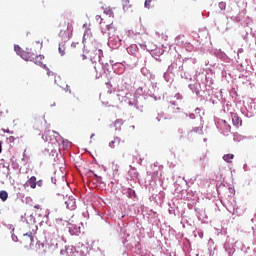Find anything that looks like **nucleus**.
Returning <instances> with one entry per match:
<instances>
[{
    "label": "nucleus",
    "mask_w": 256,
    "mask_h": 256,
    "mask_svg": "<svg viewBox=\"0 0 256 256\" xmlns=\"http://www.w3.org/2000/svg\"><path fill=\"white\" fill-rule=\"evenodd\" d=\"M35 243V236H33V233L29 232L24 234L20 239V244L24 249H31L33 247V244Z\"/></svg>",
    "instance_id": "nucleus-1"
},
{
    "label": "nucleus",
    "mask_w": 256,
    "mask_h": 256,
    "mask_svg": "<svg viewBox=\"0 0 256 256\" xmlns=\"http://www.w3.org/2000/svg\"><path fill=\"white\" fill-rule=\"evenodd\" d=\"M55 133L56 135H59V133H57L56 131H52L50 132V130L48 132L45 133V141H47L48 143H50V145H57V138H55Z\"/></svg>",
    "instance_id": "nucleus-2"
},
{
    "label": "nucleus",
    "mask_w": 256,
    "mask_h": 256,
    "mask_svg": "<svg viewBox=\"0 0 256 256\" xmlns=\"http://www.w3.org/2000/svg\"><path fill=\"white\" fill-rule=\"evenodd\" d=\"M21 57L24 59V61H33V59H35V53L29 49H26L21 53Z\"/></svg>",
    "instance_id": "nucleus-3"
},
{
    "label": "nucleus",
    "mask_w": 256,
    "mask_h": 256,
    "mask_svg": "<svg viewBox=\"0 0 256 256\" xmlns=\"http://www.w3.org/2000/svg\"><path fill=\"white\" fill-rule=\"evenodd\" d=\"M67 209H70V211H75L77 208V203L75 201V198L73 196H70L67 201L65 202Z\"/></svg>",
    "instance_id": "nucleus-4"
},
{
    "label": "nucleus",
    "mask_w": 256,
    "mask_h": 256,
    "mask_svg": "<svg viewBox=\"0 0 256 256\" xmlns=\"http://www.w3.org/2000/svg\"><path fill=\"white\" fill-rule=\"evenodd\" d=\"M103 105L111 107L110 103H113V94L109 93L106 96L100 97Z\"/></svg>",
    "instance_id": "nucleus-5"
},
{
    "label": "nucleus",
    "mask_w": 256,
    "mask_h": 256,
    "mask_svg": "<svg viewBox=\"0 0 256 256\" xmlns=\"http://www.w3.org/2000/svg\"><path fill=\"white\" fill-rule=\"evenodd\" d=\"M44 59H45V56L35 54L32 62L35 63V65L42 66Z\"/></svg>",
    "instance_id": "nucleus-6"
},
{
    "label": "nucleus",
    "mask_w": 256,
    "mask_h": 256,
    "mask_svg": "<svg viewBox=\"0 0 256 256\" xmlns=\"http://www.w3.org/2000/svg\"><path fill=\"white\" fill-rule=\"evenodd\" d=\"M26 184H27L29 187H31V189H36V188H37V177H35V176L30 177V178L27 180Z\"/></svg>",
    "instance_id": "nucleus-7"
},
{
    "label": "nucleus",
    "mask_w": 256,
    "mask_h": 256,
    "mask_svg": "<svg viewBox=\"0 0 256 256\" xmlns=\"http://www.w3.org/2000/svg\"><path fill=\"white\" fill-rule=\"evenodd\" d=\"M120 144H121V138L115 137V138L109 143V147H111V149H115V147H119Z\"/></svg>",
    "instance_id": "nucleus-8"
},
{
    "label": "nucleus",
    "mask_w": 256,
    "mask_h": 256,
    "mask_svg": "<svg viewBox=\"0 0 256 256\" xmlns=\"http://www.w3.org/2000/svg\"><path fill=\"white\" fill-rule=\"evenodd\" d=\"M232 123L236 127H239V125H241V118H239L237 114L232 115Z\"/></svg>",
    "instance_id": "nucleus-9"
},
{
    "label": "nucleus",
    "mask_w": 256,
    "mask_h": 256,
    "mask_svg": "<svg viewBox=\"0 0 256 256\" xmlns=\"http://www.w3.org/2000/svg\"><path fill=\"white\" fill-rule=\"evenodd\" d=\"M235 155L233 154H226L223 156V160L226 162V163H233V161H231L232 159H234Z\"/></svg>",
    "instance_id": "nucleus-10"
},
{
    "label": "nucleus",
    "mask_w": 256,
    "mask_h": 256,
    "mask_svg": "<svg viewBox=\"0 0 256 256\" xmlns=\"http://www.w3.org/2000/svg\"><path fill=\"white\" fill-rule=\"evenodd\" d=\"M9 197V193H7V191H0V199L1 201H5L6 199H8Z\"/></svg>",
    "instance_id": "nucleus-11"
},
{
    "label": "nucleus",
    "mask_w": 256,
    "mask_h": 256,
    "mask_svg": "<svg viewBox=\"0 0 256 256\" xmlns=\"http://www.w3.org/2000/svg\"><path fill=\"white\" fill-rule=\"evenodd\" d=\"M65 44H60L59 45V48H58V51H59V53H60V55H65Z\"/></svg>",
    "instance_id": "nucleus-12"
},
{
    "label": "nucleus",
    "mask_w": 256,
    "mask_h": 256,
    "mask_svg": "<svg viewBox=\"0 0 256 256\" xmlns=\"http://www.w3.org/2000/svg\"><path fill=\"white\" fill-rule=\"evenodd\" d=\"M62 145L64 149H69V147H71V142L69 140H63Z\"/></svg>",
    "instance_id": "nucleus-13"
},
{
    "label": "nucleus",
    "mask_w": 256,
    "mask_h": 256,
    "mask_svg": "<svg viewBox=\"0 0 256 256\" xmlns=\"http://www.w3.org/2000/svg\"><path fill=\"white\" fill-rule=\"evenodd\" d=\"M14 51L17 53V55H20L21 57V53H23V50L20 48L19 45H14Z\"/></svg>",
    "instance_id": "nucleus-14"
},
{
    "label": "nucleus",
    "mask_w": 256,
    "mask_h": 256,
    "mask_svg": "<svg viewBox=\"0 0 256 256\" xmlns=\"http://www.w3.org/2000/svg\"><path fill=\"white\" fill-rule=\"evenodd\" d=\"M181 39H185V36L184 35H180L176 38V42H177V45H183V41H181Z\"/></svg>",
    "instance_id": "nucleus-15"
},
{
    "label": "nucleus",
    "mask_w": 256,
    "mask_h": 256,
    "mask_svg": "<svg viewBox=\"0 0 256 256\" xmlns=\"http://www.w3.org/2000/svg\"><path fill=\"white\" fill-rule=\"evenodd\" d=\"M5 113H6V114L9 113V110H7V108L0 107V117H1L2 115H5Z\"/></svg>",
    "instance_id": "nucleus-16"
},
{
    "label": "nucleus",
    "mask_w": 256,
    "mask_h": 256,
    "mask_svg": "<svg viewBox=\"0 0 256 256\" xmlns=\"http://www.w3.org/2000/svg\"><path fill=\"white\" fill-rule=\"evenodd\" d=\"M69 251H75V248H74V247L67 248V249H66V252H67V255H68V256H75V252H73L72 255H69Z\"/></svg>",
    "instance_id": "nucleus-17"
},
{
    "label": "nucleus",
    "mask_w": 256,
    "mask_h": 256,
    "mask_svg": "<svg viewBox=\"0 0 256 256\" xmlns=\"http://www.w3.org/2000/svg\"><path fill=\"white\" fill-rule=\"evenodd\" d=\"M12 241H14V243H19V238L17 237V235L12 234Z\"/></svg>",
    "instance_id": "nucleus-18"
},
{
    "label": "nucleus",
    "mask_w": 256,
    "mask_h": 256,
    "mask_svg": "<svg viewBox=\"0 0 256 256\" xmlns=\"http://www.w3.org/2000/svg\"><path fill=\"white\" fill-rule=\"evenodd\" d=\"M226 5H227V4H225V2H220V3H219V7H220V9H222V10L225 9Z\"/></svg>",
    "instance_id": "nucleus-19"
},
{
    "label": "nucleus",
    "mask_w": 256,
    "mask_h": 256,
    "mask_svg": "<svg viewBox=\"0 0 256 256\" xmlns=\"http://www.w3.org/2000/svg\"><path fill=\"white\" fill-rule=\"evenodd\" d=\"M151 1H153V0H146L145 1V7H149V5H151Z\"/></svg>",
    "instance_id": "nucleus-20"
},
{
    "label": "nucleus",
    "mask_w": 256,
    "mask_h": 256,
    "mask_svg": "<svg viewBox=\"0 0 256 256\" xmlns=\"http://www.w3.org/2000/svg\"><path fill=\"white\" fill-rule=\"evenodd\" d=\"M36 185H38V187H42V185H43V180H39L38 182H36Z\"/></svg>",
    "instance_id": "nucleus-21"
},
{
    "label": "nucleus",
    "mask_w": 256,
    "mask_h": 256,
    "mask_svg": "<svg viewBox=\"0 0 256 256\" xmlns=\"http://www.w3.org/2000/svg\"><path fill=\"white\" fill-rule=\"evenodd\" d=\"M87 59V56L85 54H82V60L85 61Z\"/></svg>",
    "instance_id": "nucleus-22"
},
{
    "label": "nucleus",
    "mask_w": 256,
    "mask_h": 256,
    "mask_svg": "<svg viewBox=\"0 0 256 256\" xmlns=\"http://www.w3.org/2000/svg\"><path fill=\"white\" fill-rule=\"evenodd\" d=\"M34 208H35V209H41V205H39V204H38V205H35Z\"/></svg>",
    "instance_id": "nucleus-23"
},
{
    "label": "nucleus",
    "mask_w": 256,
    "mask_h": 256,
    "mask_svg": "<svg viewBox=\"0 0 256 256\" xmlns=\"http://www.w3.org/2000/svg\"><path fill=\"white\" fill-rule=\"evenodd\" d=\"M37 43H40V45H43V39L38 40Z\"/></svg>",
    "instance_id": "nucleus-24"
},
{
    "label": "nucleus",
    "mask_w": 256,
    "mask_h": 256,
    "mask_svg": "<svg viewBox=\"0 0 256 256\" xmlns=\"http://www.w3.org/2000/svg\"><path fill=\"white\" fill-rule=\"evenodd\" d=\"M1 151H3V147H2V144L0 142V153H1Z\"/></svg>",
    "instance_id": "nucleus-25"
},
{
    "label": "nucleus",
    "mask_w": 256,
    "mask_h": 256,
    "mask_svg": "<svg viewBox=\"0 0 256 256\" xmlns=\"http://www.w3.org/2000/svg\"><path fill=\"white\" fill-rule=\"evenodd\" d=\"M227 209H228L229 213H233V211L231 209H229V208H227Z\"/></svg>",
    "instance_id": "nucleus-26"
},
{
    "label": "nucleus",
    "mask_w": 256,
    "mask_h": 256,
    "mask_svg": "<svg viewBox=\"0 0 256 256\" xmlns=\"http://www.w3.org/2000/svg\"><path fill=\"white\" fill-rule=\"evenodd\" d=\"M9 139L11 140V139H13V137H10Z\"/></svg>",
    "instance_id": "nucleus-27"
}]
</instances>
